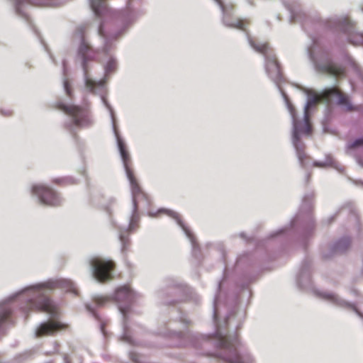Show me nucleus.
<instances>
[{"label":"nucleus","instance_id":"obj_31","mask_svg":"<svg viewBox=\"0 0 363 363\" xmlns=\"http://www.w3.org/2000/svg\"><path fill=\"white\" fill-rule=\"evenodd\" d=\"M102 51L104 52H106L108 51L107 43H106V45L102 48Z\"/></svg>","mask_w":363,"mask_h":363},{"label":"nucleus","instance_id":"obj_12","mask_svg":"<svg viewBox=\"0 0 363 363\" xmlns=\"http://www.w3.org/2000/svg\"><path fill=\"white\" fill-rule=\"evenodd\" d=\"M223 22L228 28L239 29L244 32H247V27L250 24V20L248 18H235L229 19L227 17H224Z\"/></svg>","mask_w":363,"mask_h":363},{"label":"nucleus","instance_id":"obj_19","mask_svg":"<svg viewBox=\"0 0 363 363\" xmlns=\"http://www.w3.org/2000/svg\"><path fill=\"white\" fill-rule=\"evenodd\" d=\"M116 67L117 63L116 60L111 57L105 67L106 74H109L113 72L116 69Z\"/></svg>","mask_w":363,"mask_h":363},{"label":"nucleus","instance_id":"obj_20","mask_svg":"<svg viewBox=\"0 0 363 363\" xmlns=\"http://www.w3.org/2000/svg\"><path fill=\"white\" fill-rule=\"evenodd\" d=\"M11 311L9 308L0 306V323L6 321L11 315Z\"/></svg>","mask_w":363,"mask_h":363},{"label":"nucleus","instance_id":"obj_15","mask_svg":"<svg viewBox=\"0 0 363 363\" xmlns=\"http://www.w3.org/2000/svg\"><path fill=\"white\" fill-rule=\"evenodd\" d=\"M161 213L166 214V215L169 216V217H172V218L175 219L179 223V224L180 225H182V221H181V218H180L179 214L177 213V212L171 211V210L161 208V209L158 210L157 213H150L149 215L152 217H155L157 215L161 214Z\"/></svg>","mask_w":363,"mask_h":363},{"label":"nucleus","instance_id":"obj_25","mask_svg":"<svg viewBox=\"0 0 363 363\" xmlns=\"http://www.w3.org/2000/svg\"><path fill=\"white\" fill-rule=\"evenodd\" d=\"M350 245V240L347 238L341 240L337 245L336 250L339 251L342 250V245L343 246L342 250L347 248Z\"/></svg>","mask_w":363,"mask_h":363},{"label":"nucleus","instance_id":"obj_30","mask_svg":"<svg viewBox=\"0 0 363 363\" xmlns=\"http://www.w3.org/2000/svg\"><path fill=\"white\" fill-rule=\"evenodd\" d=\"M357 162H358V163H359L362 167H363V158H362V157H358V158H357Z\"/></svg>","mask_w":363,"mask_h":363},{"label":"nucleus","instance_id":"obj_24","mask_svg":"<svg viewBox=\"0 0 363 363\" xmlns=\"http://www.w3.org/2000/svg\"><path fill=\"white\" fill-rule=\"evenodd\" d=\"M363 146V138L355 140L348 144V149L353 150Z\"/></svg>","mask_w":363,"mask_h":363},{"label":"nucleus","instance_id":"obj_10","mask_svg":"<svg viewBox=\"0 0 363 363\" xmlns=\"http://www.w3.org/2000/svg\"><path fill=\"white\" fill-rule=\"evenodd\" d=\"M65 325L57 321H49L40 325L36 332L38 337L53 335L56 331L64 329Z\"/></svg>","mask_w":363,"mask_h":363},{"label":"nucleus","instance_id":"obj_21","mask_svg":"<svg viewBox=\"0 0 363 363\" xmlns=\"http://www.w3.org/2000/svg\"><path fill=\"white\" fill-rule=\"evenodd\" d=\"M350 42L355 45L363 44V34L357 33L350 36Z\"/></svg>","mask_w":363,"mask_h":363},{"label":"nucleus","instance_id":"obj_2","mask_svg":"<svg viewBox=\"0 0 363 363\" xmlns=\"http://www.w3.org/2000/svg\"><path fill=\"white\" fill-rule=\"evenodd\" d=\"M58 284L66 289L68 291H76L73 283L68 280L60 281L59 283L48 281L33 286L27 291L29 298L25 310L27 311L54 313L55 312V307L49 298L48 293V291L55 289Z\"/></svg>","mask_w":363,"mask_h":363},{"label":"nucleus","instance_id":"obj_3","mask_svg":"<svg viewBox=\"0 0 363 363\" xmlns=\"http://www.w3.org/2000/svg\"><path fill=\"white\" fill-rule=\"evenodd\" d=\"M118 145L125 173L130 184L133 206L135 209H138L140 202L144 201L147 205L150 203V197L142 189L135 176L134 175V172L132 168L131 158L126 150L125 144L120 138H118Z\"/></svg>","mask_w":363,"mask_h":363},{"label":"nucleus","instance_id":"obj_32","mask_svg":"<svg viewBox=\"0 0 363 363\" xmlns=\"http://www.w3.org/2000/svg\"><path fill=\"white\" fill-rule=\"evenodd\" d=\"M223 344L224 347H227L225 340H223Z\"/></svg>","mask_w":363,"mask_h":363},{"label":"nucleus","instance_id":"obj_16","mask_svg":"<svg viewBox=\"0 0 363 363\" xmlns=\"http://www.w3.org/2000/svg\"><path fill=\"white\" fill-rule=\"evenodd\" d=\"M140 216L138 212V209L134 208L133 212L130 220L128 230L130 232L135 231L139 228Z\"/></svg>","mask_w":363,"mask_h":363},{"label":"nucleus","instance_id":"obj_9","mask_svg":"<svg viewBox=\"0 0 363 363\" xmlns=\"http://www.w3.org/2000/svg\"><path fill=\"white\" fill-rule=\"evenodd\" d=\"M266 71L273 80L279 81L281 79V69L275 54L266 59Z\"/></svg>","mask_w":363,"mask_h":363},{"label":"nucleus","instance_id":"obj_23","mask_svg":"<svg viewBox=\"0 0 363 363\" xmlns=\"http://www.w3.org/2000/svg\"><path fill=\"white\" fill-rule=\"evenodd\" d=\"M64 89L65 90L66 94L70 98H72L73 92L72 86L67 79H65L63 82Z\"/></svg>","mask_w":363,"mask_h":363},{"label":"nucleus","instance_id":"obj_27","mask_svg":"<svg viewBox=\"0 0 363 363\" xmlns=\"http://www.w3.org/2000/svg\"><path fill=\"white\" fill-rule=\"evenodd\" d=\"M229 363H243V362L240 356L236 354L233 357L229 359Z\"/></svg>","mask_w":363,"mask_h":363},{"label":"nucleus","instance_id":"obj_18","mask_svg":"<svg viewBox=\"0 0 363 363\" xmlns=\"http://www.w3.org/2000/svg\"><path fill=\"white\" fill-rule=\"evenodd\" d=\"M52 182L55 184H58V185H61V186H65V185L75 184L74 180L73 179L69 178V177H62V178L53 179L52 180Z\"/></svg>","mask_w":363,"mask_h":363},{"label":"nucleus","instance_id":"obj_22","mask_svg":"<svg viewBox=\"0 0 363 363\" xmlns=\"http://www.w3.org/2000/svg\"><path fill=\"white\" fill-rule=\"evenodd\" d=\"M111 301L108 296H99L94 298V301L99 306H104Z\"/></svg>","mask_w":363,"mask_h":363},{"label":"nucleus","instance_id":"obj_17","mask_svg":"<svg viewBox=\"0 0 363 363\" xmlns=\"http://www.w3.org/2000/svg\"><path fill=\"white\" fill-rule=\"evenodd\" d=\"M26 4L33 6L41 5L40 3H38L34 0H15V7L16 12L20 13L21 12V8Z\"/></svg>","mask_w":363,"mask_h":363},{"label":"nucleus","instance_id":"obj_8","mask_svg":"<svg viewBox=\"0 0 363 363\" xmlns=\"http://www.w3.org/2000/svg\"><path fill=\"white\" fill-rule=\"evenodd\" d=\"M318 71L328 74L335 77L344 76L345 74V68L330 60L325 62L319 63L317 65Z\"/></svg>","mask_w":363,"mask_h":363},{"label":"nucleus","instance_id":"obj_11","mask_svg":"<svg viewBox=\"0 0 363 363\" xmlns=\"http://www.w3.org/2000/svg\"><path fill=\"white\" fill-rule=\"evenodd\" d=\"M250 46L257 52L262 54L265 59L268 58L271 55L274 54L273 49L269 46L267 42L261 43L251 37L248 38Z\"/></svg>","mask_w":363,"mask_h":363},{"label":"nucleus","instance_id":"obj_6","mask_svg":"<svg viewBox=\"0 0 363 363\" xmlns=\"http://www.w3.org/2000/svg\"><path fill=\"white\" fill-rule=\"evenodd\" d=\"M31 192L36 196L40 203L52 207L61 205L62 199L59 194L52 188L43 184H35L32 186Z\"/></svg>","mask_w":363,"mask_h":363},{"label":"nucleus","instance_id":"obj_4","mask_svg":"<svg viewBox=\"0 0 363 363\" xmlns=\"http://www.w3.org/2000/svg\"><path fill=\"white\" fill-rule=\"evenodd\" d=\"M87 29L86 26H82L78 28V30L82 34V40L81 44L79 48V54L82 59V68L84 73L85 77V85L86 86L90 89L91 91H93L96 86V85L102 86L103 82L100 81L99 83H96L95 81L89 78V62L91 61H97L96 55L99 52V50H96L91 48L89 43H87L84 38V33Z\"/></svg>","mask_w":363,"mask_h":363},{"label":"nucleus","instance_id":"obj_14","mask_svg":"<svg viewBox=\"0 0 363 363\" xmlns=\"http://www.w3.org/2000/svg\"><path fill=\"white\" fill-rule=\"evenodd\" d=\"M91 6L97 16L103 15L106 10V3L104 0H90Z\"/></svg>","mask_w":363,"mask_h":363},{"label":"nucleus","instance_id":"obj_5","mask_svg":"<svg viewBox=\"0 0 363 363\" xmlns=\"http://www.w3.org/2000/svg\"><path fill=\"white\" fill-rule=\"evenodd\" d=\"M55 104L56 108L63 111L72 119L70 123L65 125L67 129L71 130L72 126L84 128L91 124L90 112L88 108L73 104L67 105L61 101H58Z\"/></svg>","mask_w":363,"mask_h":363},{"label":"nucleus","instance_id":"obj_13","mask_svg":"<svg viewBox=\"0 0 363 363\" xmlns=\"http://www.w3.org/2000/svg\"><path fill=\"white\" fill-rule=\"evenodd\" d=\"M133 297L131 289L128 286L119 287L115 292L113 298L118 302H130Z\"/></svg>","mask_w":363,"mask_h":363},{"label":"nucleus","instance_id":"obj_29","mask_svg":"<svg viewBox=\"0 0 363 363\" xmlns=\"http://www.w3.org/2000/svg\"><path fill=\"white\" fill-rule=\"evenodd\" d=\"M218 4L219 6L221 7V9L224 11L225 9V6L223 5V3L221 0H215Z\"/></svg>","mask_w":363,"mask_h":363},{"label":"nucleus","instance_id":"obj_1","mask_svg":"<svg viewBox=\"0 0 363 363\" xmlns=\"http://www.w3.org/2000/svg\"><path fill=\"white\" fill-rule=\"evenodd\" d=\"M333 100H335L339 105L345 106L347 111L353 110L352 106L349 102L348 97L337 88H330L326 89L320 94H313L309 96L308 104L305 108L304 126L302 129L300 130L298 128L295 108L291 105L289 106V109L292 116L295 128L294 143L297 150L298 157L301 163L303 162V159L306 157L304 152L305 145L300 141L298 137V133L301 132L306 135H310L312 132V126L310 123V118L308 116L309 107L320 102H326L329 104Z\"/></svg>","mask_w":363,"mask_h":363},{"label":"nucleus","instance_id":"obj_26","mask_svg":"<svg viewBox=\"0 0 363 363\" xmlns=\"http://www.w3.org/2000/svg\"><path fill=\"white\" fill-rule=\"evenodd\" d=\"M120 240L123 245L122 250L125 251L130 245V240H129L128 236V235L125 236L123 235H121Z\"/></svg>","mask_w":363,"mask_h":363},{"label":"nucleus","instance_id":"obj_28","mask_svg":"<svg viewBox=\"0 0 363 363\" xmlns=\"http://www.w3.org/2000/svg\"><path fill=\"white\" fill-rule=\"evenodd\" d=\"M98 33L102 38H107V35H106V34L105 33V32L104 30V25H103V23L100 24L99 30H98Z\"/></svg>","mask_w":363,"mask_h":363},{"label":"nucleus","instance_id":"obj_7","mask_svg":"<svg viewBox=\"0 0 363 363\" xmlns=\"http://www.w3.org/2000/svg\"><path fill=\"white\" fill-rule=\"evenodd\" d=\"M91 265L93 267L94 277L100 282H105L112 279V272L116 264L112 260L96 257L91 259Z\"/></svg>","mask_w":363,"mask_h":363}]
</instances>
